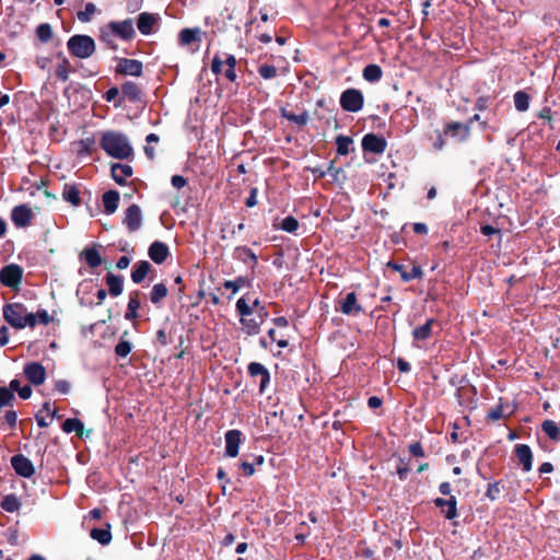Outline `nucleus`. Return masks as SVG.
Masks as SVG:
<instances>
[{"label": "nucleus", "instance_id": "obj_1", "mask_svg": "<svg viewBox=\"0 0 560 560\" xmlns=\"http://www.w3.org/2000/svg\"><path fill=\"white\" fill-rule=\"evenodd\" d=\"M102 149L115 159L124 160L132 154V147L128 138L117 131H107L101 139Z\"/></svg>", "mask_w": 560, "mask_h": 560}, {"label": "nucleus", "instance_id": "obj_2", "mask_svg": "<svg viewBox=\"0 0 560 560\" xmlns=\"http://www.w3.org/2000/svg\"><path fill=\"white\" fill-rule=\"evenodd\" d=\"M3 317L16 329H23L26 326L34 327L36 325V315L27 312L26 307L21 303L7 304L3 307Z\"/></svg>", "mask_w": 560, "mask_h": 560}, {"label": "nucleus", "instance_id": "obj_3", "mask_svg": "<svg viewBox=\"0 0 560 560\" xmlns=\"http://www.w3.org/2000/svg\"><path fill=\"white\" fill-rule=\"evenodd\" d=\"M69 52L80 59H86L95 52V42L89 35H73L67 42Z\"/></svg>", "mask_w": 560, "mask_h": 560}, {"label": "nucleus", "instance_id": "obj_4", "mask_svg": "<svg viewBox=\"0 0 560 560\" xmlns=\"http://www.w3.org/2000/svg\"><path fill=\"white\" fill-rule=\"evenodd\" d=\"M364 105V97L360 90L347 89L340 95V106L343 110L358 113Z\"/></svg>", "mask_w": 560, "mask_h": 560}, {"label": "nucleus", "instance_id": "obj_5", "mask_svg": "<svg viewBox=\"0 0 560 560\" xmlns=\"http://www.w3.org/2000/svg\"><path fill=\"white\" fill-rule=\"evenodd\" d=\"M23 270L15 264L3 267L0 271V281L10 288H14L21 283Z\"/></svg>", "mask_w": 560, "mask_h": 560}, {"label": "nucleus", "instance_id": "obj_6", "mask_svg": "<svg viewBox=\"0 0 560 560\" xmlns=\"http://www.w3.org/2000/svg\"><path fill=\"white\" fill-rule=\"evenodd\" d=\"M142 211L138 205H131L126 209L122 222L129 232L138 231L142 225Z\"/></svg>", "mask_w": 560, "mask_h": 560}, {"label": "nucleus", "instance_id": "obj_7", "mask_svg": "<svg viewBox=\"0 0 560 560\" xmlns=\"http://www.w3.org/2000/svg\"><path fill=\"white\" fill-rule=\"evenodd\" d=\"M11 465L15 472L24 478H30L35 472L33 463L22 454L14 455L11 458Z\"/></svg>", "mask_w": 560, "mask_h": 560}, {"label": "nucleus", "instance_id": "obj_8", "mask_svg": "<svg viewBox=\"0 0 560 560\" xmlns=\"http://www.w3.org/2000/svg\"><path fill=\"white\" fill-rule=\"evenodd\" d=\"M225 455L236 457L242 443V432L240 430H229L224 435Z\"/></svg>", "mask_w": 560, "mask_h": 560}, {"label": "nucleus", "instance_id": "obj_9", "mask_svg": "<svg viewBox=\"0 0 560 560\" xmlns=\"http://www.w3.org/2000/svg\"><path fill=\"white\" fill-rule=\"evenodd\" d=\"M24 374L27 380L36 386L42 385L46 380L45 368L37 362L26 364L24 366Z\"/></svg>", "mask_w": 560, "mask_h": 560}, {"label": "nucleus", "instance_id": "obj_10", "mask_svg": "<svg viewBox=\"0 0 560 560\" xmlns=\"http://www.w3.org/2000/svg\"><path fill=\"white\" fill-rule=\"evenodd\" d=\"M108 30L121 39H130L135 35L133 23L131 20H125L121 22H110Z\"/></svg>", "mask_w": 560, "mask_h": 560}, {"label": "nucleus", "instance_id": "obj_11", "mask_svg": "<svg viewBox=\"0 0 560 560\" xmlns=\"http://www.w3.org/2000/svg\"><path fill=\"white\" fill-rule=\"evenodd\" d=\"M33 212L31 208L25 205H20L13 208L11 213L12 222L18 228H25L31 224Z\"/></svg>", "mask_w": 560, "mask_h": 560}, {"label": "nucleus", "instance_id": "obj_12", "mask_svg": "<svg viewBox=\"0 0 560 560\" xmlns=\"http://www.w3.org/2000/svg\"><path fill=\"white\" fill-rule=\"evenodd\" d=\"M362 148L364 151L380 154L385 151L386 141L374 133H368L362 139Z\"/></svg>", "mask_w": 560, "mask_h": 560}, {"label": "nucleus", "instance_id": "obj_13", "mask_svg": "<svg viewBox=\"0 0 560 560\" xmlns=\"http://www.w3.org/2000/svg\"><path fill=\"white\" fill-rule=\"evenodd\" d=\"M248 372L253 377H260L259 389L264 392L270 381L268 370L261 363L252 362L248 365Z\"/></svg>", "mask_w": 560, "mask_h": 560}, {"label": "nucleus", "instance_id": "obj_14", "mask_svg": "<svg viewBox=\"0 0 560 560\" xmlns=\"http://www.w3.org/2000/svg\"><path fill=\"white\" fill-rule=\"evenodd\" d=\"M118 71L133 77H140L142 73V62L136 59H121L118 63Z\"/></svg>", "mask_w": 560, "mask_h": 560}, {"label": "nucleus", "instance_id": "obj_15", "mask_svg": "<svg viewBox=\"0 0 560 560\" xmlns=\"http://www.w3.org/2000/svg\"><path fill=\"white\" fill-rule=\"evenodd\" d=\"M387 266L400 273L404 281L408 282L413 279L421 278L423 272L420 266H412L410 271H406L402 265L389 261Z\"/></svg>", "mask_w": 560, "mask_h": 560}, {"label": "nucleus", "instance_id": "obj_16", "mask_svg": "<svg viewBox=\"0 0 560 560\" xmlns=\"http://www.w3.org/2000/svg\"><path fill=\"white\" fill-rule=\"evenodd\" d=\"M149 256L154 262L162 264L168 256V247L162 242H153L149 247Z\"/></svg>", "mask_w": 560, "mask_h": 560}, {"label": "nucleus", "instance_id": "obj_17", "mask_svg": "<svg viewBox=\"0 0 560 560\" xmlns=\"http://www.w3.org/2000/svg\"><path fill=\"white\" fill-rule=\"evenodd\" d=\"M515 453L518 462L523 465L524 471L532 469L533 454L528 445L517 444L515 446Z\"/></svg>", "mask_w": 560, "mask_h": 560}, {"label": "nucleus", "instance_id": "obj_18", "mask_svg": "<svg viewBox=\"0 0 560 560\" xmlns=\"http://www.w3.org/2000/svg\"><path fill=\"white\" fill-rule=\"evenodd\" d=\"M340 310L346 315L358 314L362 311V306L357 301L355 293L350 292L346 295Z\"/></svg>", "mask_w": 560, "mask_h": 560}, {"label": "nucleus", "instance_id": "obj_19", "mask_svg": "<svg viewBox=\"0 0 560 560\" xmlns=\"http://www.w3.org/2000/svg\"><path fill=\"white\" fill-rule=\"evenodd\" d=\"M158 18L154 14L143 12L138 18V30L143 35L152 33L153 26L156 23Z\"/></svg>", "mask_w": 560, "mask_h": 560}, {"label": "nucleus", "instance_id": "obj_20", "mask_svg": "<svg viewBox=\"0 0 560 560\" xmlns=\"http://www.w3.org/2000/svg\"><path fill=\"white\" fill-rule=\"evenodd\" d=\"M469 132V126L460 122H451L447 125L445 129V133H448L454 138H457L459 141H465L468 138Z\"/></svg>", "mask_w": 560, "mask_h": 560}, {"label": "nucleus", "instance_id": "obj_21", "mask_svg": "<svg viewBox=\"0 0 560 560\" xmlns=\"http://www.w3.org/2000/svg\"><path fill=\"white\" fill-rule=\"evenodd\" d=\"M131 174H132V168H131V166H129L127 164L117 163L112 166L113 179L118 185H124L126 182V178L131 176Z\"/></svg>", "mask_w": 560, "mask_h": 560}, {"label": "nucleus", "instance_id": "obj_22", "mask_svg": "<svg viewBox=\"0 0 560 560\" xmlns=\"http://www.w3.org/2000/svg\"><path fill=\"white\" fill-rule=\"evenodd\" d=\"M119 203V192L116 190H108L103 195L104 210L107 214L116 212Z\"/></svg>", "mask_w": 560, "mask_h": 560}, {"label": "nucleus", "instance_id": "obj_23", "mask_svg": "<svg viewBox=\"0 0 560 560\" xmlns=\"http://www.w3.org/2000/svg\"><path fill=\"white\" fill-rule=\"evenodd\" d=\"M59 59L58 65L56 66V77L61 81L66 82L69 79L70 73L72 72V67L68 58L63 55L59 54L57 56Z\"/></svg>", "mask_w": 560, "mask_h": 560}, {"label": "nucleus", "instance_id": "obj_24", "mask_svg": "<svg viewBox=\"0 0 560 560\" xmlns=\"http://www.w3.org/2000/svg\"><path fill=\"white\" fill-rule=\"evenodd\" d=\"M281 116L299 127L305 126L310 120V115L306 110H303L300 114H293L287 108H281Z\"/></svg>", "mask_w": 560, "mask_h": 560}, {"label": "nucleus", "instance_id": "obj_25", "mask_svg": "<svg viewBox=\"0 0 560 560\" xmlns=\"http://www.w3.org/2000/svg\"><path fill=\"white\" fill-rule=\"evenodd\" d=\"M150 269H151V265L147 260H142V261L135 264L132 272H131V280L135 283L142 282L144 280V278L147 277L148 272L150 271Z\"/></svg>", "mask_w": 560, "mask_h": 560}, {"label": "nucleus", "instance_id": "obj_26", "mask_svg": "<svg viewBox=\"0 0 560 560\" xmlns=\"http://www.w3.org/2000/svg\"><path fill=\"white\" fill-rule=\"evenodd\" d=\"M106 284L112 296H118L122 293L124 282L120 276L108 273L106 276Z\"/></svg>", "mask_w": 560, "mask_h": 560}, {"label": "nucleus", "instance_id": "obj_27", "mask_svg": "<svg viewBox=\"0 0 560 560\" xmlns=\"http://www.w3.org/2000/svg\"><path fill=\"white\" fill-rule=\"evenodd\" d=\"M140 307L139 292L130 293L127 312L125 314V318L127 320H132L138 317V308Z\"/></svg>", "mask_w": 560, "mask_h": 560}, {"label": "nucleus", "instance_id": "obj_28", "mask_svg": "<svg viewBox=\"0 0 560 560\" xmlns=\"http://www.w3.org/2000/svg\"><path fill=\"white\" fill-rule=\"evenodd\" d=\"M81 256L84 258L85 262L92 268H96L102 264L101 255L95 247L85 248L81 253Z\"/></svg>", "mask_w": 560, "mask_h": 560}, {"label": "nucleus", "instance_id": "obj_29", "mask_svg": "<svg viewBox=\"0 0 560 560\" xmlns=\"http://www.w3.org/2000/svg\"><path fill=\"white\" fill-rule=\"evenodd\" d=\"M62 197L66 201L77 207L80 205V191L75 185H65Z\"/></svg>", "mask_w": 560, "mask_h": 560}, {"label": "nucleus", "instance_id": "obj_30", "mask_svg": "<svg viewBox=\"0 0 560 560\" xmlns=\"http://www.w3.org/2000/svg\"><path fill=\"white\" fill-rule=\"evenodd\" d=\"M434 323H435L434 319H428L425 322V324L415 328L412 331V336H413L415 340H417V341L427 340L431 336L432 326Z\"/></svg>", "mask_w": 560, "mask_h": 560}, {"label": "nucleus", "instance_id": "obj_31", "mask_svg": "<svg viewBox=\"0 0 560 560\" xmlns=\"http://www.w3.org/2000/svg\"><path fill=\"white\" fill-rule=\"evenodd\" d=\"M241 323L248 335H255L259 331V327L264 323V316L259 315V319L250 316L241 318Z\"/></svg>", "mask_w": 560, "mask_h": 560}, {"label": "nucleus", "instance_id": "obj_32", "mask_svg": "<svg viewBox=\"0 0 560 560\" xmlns=\"http://www.w3.org/2000/svg\"><path fill=\"white\" fill-rule=\"evenodd\" d=\"M1 508L9 513L18 512L21 508V502L15 494H7L2 498Z\"/></svg>", "mask_w": 560, "mask_h": 560}, {"label": "nucleus", "instance_id": "obj_33", "mask_svg": "<svg viewBox=\"0 0 560 560\" xmlns=\"http://www.w3.org/2000/svg\"><path fill=\"white\" fill-rule=\"evenodd\" d=\"M199 34V28H184L179 33V44L187 46L194 42L200 40Z\"/></svg>", "mask_w": 560, "mask_h": 560}, {"label": "nucleus", "instance_id": "obj_34", "mask_svg": "<svg viewBox=\"0 0 560 560\" xmlns=\"http://www.w3.org/2000/svg\"><path fill=\"white\" fill-rule=\"evenodd\" d=\"M122 96L131 102L140 100L141 91L133 82H127L121 86Z\"/></svg>", "mask_w": 560, "mask_h": 560}, {"label": "nucleus", "instance_id": "obj_35", "mask_svg": "<svg viewBox=\"0 0 560 560\" xmlns=\"http://www.w3.org/2000/svg\"><path fill=\"white\" fill-rule=\"evenodd\" d=\"M363 78L368 82H377L381 80L383 71L380 66L377 65H368L363 69Z\"/></svg>", "mask_w": 560, "mask_h": 560}, {"label": "nucleus", "instance_id": "obj_36", "mask_svg": "<svg viewBox=\"0 0 560 560\" xmlns=\"http://www.w3.org/2000/svg\"><path fill=\"white\" fill-rule=\"evenodd\" d=\"M541 428L551 440L560 441V428L553 420H545Z\"/></svg>", "mask_w": 560, "mask_h": 560}, {"label": "nucleus", "instance_id": "obj_37", "mask_svg": "<svg viewBox=\"0 0 560 560\" xmlns=\"http://www.w3.org/2000/svg\"><path fill=\"white\" fill-rule=\"evenodd\" d=\"M514 106L518 112H526L529 107V96L524 91L514 94Z\"/></svg>", "mask_w": 560, "mask_h": 560}, {"label": "nucleus", "instance_id": "obj_38", "mask_svg": "<svg viewBox=\"0 0 560 560\" xmlns=\"http://www.w3.org/2000/svg\"><path fill=\"white\" fill-rule=\"evenodd\" d=\"M352 142V139L348 136H338L336 138L337 153L347 155L351 150Z\"/></svg>", "mask_w": 560, "mask_h": 560}, {"label": "nucleus", "instance_id": "obj_39", "mask_svg": "<svg viewBox=\"0 0 560 560\" xmlns=\"http://www.w3.org/2000/svg\"><path fill=\"white\" fill-rule=\"evenodd\" d=\"M167 295V288L163 283L153 285L150 293V300L153 304H159Z\"/></svg>", "mask_w": 560, "mask_h": 560}, {"label": "nucleus", "instance_id": "obj_40", "mask_svg": "<svg viewBox=\"0 0 560 560\" xmlns=\"http://www.w3.org/2000/svg\"><path fill=\"white\" fill-rule=\"evenodd\" d=\"M62 430L66 433L77 432L81 434L83 431V423L77 418H69L62 424Z\"/></svg>", "mask_w": 560, "mask_h": 560}, {"label": "nucleus", "instance_id": "obj_41", "mask_svg": "<svg viewBox=\"0 0 560 560\" xmlns=\"http://www.w3.org/2000/svg\"><path fill=\"white\" fill-rule=\"evenodd\" d=\"M91 537L102 545H107L112 540V534L109 529L105 528H93L91 530Z\"/></svg>", "mask_w": 560, "mask_h": 560}, {"label": "nucleus", "instance_id": "obj_42", "mask_svg": "<svg viewBox=\"0 0 560 560\" xmlns=\"http://www.w3.org/2000/svg\"><path fill=\"white\" fill-rule=\"evenodd\" d=\"M300 224H299V221L289 215V217H285L281 223L278 225V228L284 232H288V233H295L299 229Z\"/></svg>", "mask_w": 560, "mask_h": 560}, {"label": "nucleus", "instance_id": "obj_43", "mask_svg": "<svg viewBox=\"0 0 560 560\" xmlns=\"http://www.w3.org/2000/svg\"><path fill=\"white\" fill-rule=\"evenodd\" d=\"M14 400L15 396L12 390L7 387H0V412L3 407L12 406Z\"/></svg>", "mask_w": 560, "mask_h": 560}, {"label": "nucleus", "instance_id": "obj_44", "mask_svg": "<svg viewBox=\"0 0 560 560\" xmlns=\"http://www.w3.org/2000/svg\"><path fill=\"white\" fill-rule=\"evenodd\" d=\"M36 34L40 42L47 43L52 37V28L48 23H43L37 26Z\"/></svg>", "mask_w": 560, "mask_h": 560}, {"label": "nucleus", "instance_id": "obj_45", "mask_svg": "<svg viewBox=\"0 0 560 560\" xmlns=\"http://www.w3.org/2000/svg\"><path fill=\"white\" fill-rule=\"evenodd\" d=\"M236 310L242 318L249 317L254 313V308L245 301L244 298L237 300Z\"/></svg>", "mask_w": 560, "mask_h": 560}, {"label": "nucleus", "instance_id": "obj_46", "mask_svg": "<svg viewBox=\"0 0 560 560\" xmlns=\"http://www.w3.org/2000/svg\"><path fill=\"white\" fill-rule=\"evenodd\" d=\"M456 504H457V502H456V498H455V497H453V495H451V497L448 498V503H447V505H445V506H444V509H443V511H442V513L445 515V517H446L447 520H453V518H455V517H456V515H457Z\"/></svg>", "mask_w": 560, "mask_h": 560}, {"label": "nucleus", "instance_id": "obj_47", "mask_svg": "<svg viewBox=\"0 0 560 560\" xmlns=\"http://www.w3.org/2000/svg\"><path fill=\"white\" fill-rule=\"evenodd\" d=\"M235 252L237 254V257L243 259L244 261L249 259L253 262V265L257 264V256L254 254V252L250 248L245 247V246L237 247Z\"/></svg>", "mask_w": 560, "mask_h": 560}, {"label": "nucleus", "instance_id": "obj_48", "mask_svg": "<svg viewBox=\"0 0 560 560\" xmlns=\"http://www.w3.org/2000/svg\"><path fill=\"white\" fill-rule=\"evenodd\" d=\"M258 73L265 80H270L277 75V68L271 65H261L258 68Z\"/></svg>", "mask_w": 560, "mask_h": 560}, {"label": "nucleus", "instance_id": "obj_49", "mask_svg": "<svg viewBox=\"0 0 560 560\" xmlns=\"http://www.w3.org/2000/svg\"><path fill=\"white\" fill-rule=\"evenodd\" d=\"M96 7L93 3H88L83 11L78 12L79 21L86 23L91 20L92 15L95 13Z\"/></svg>", "mask_w": 560, "mask_h": 560}, {"label": "nucleus", "instance_id": "obj_50", "mask_svg": "<svg viewBox=\"0 0 560 560\" xmlns=\"http://www.w3.org/2000/svg\"><path fill=\"white\" fill-rule=\"evenodd\" d=\"M131 351V345L127 340H121L115 347V353L120 358H126Z\"/></svg>", "mask_w": 560, "mask_h": 560}, {"label": "nucleus", "instance_id": "obj_51", "mask_svg": "<svg viewBox=\"0 0 560 560\" xmlns=\"http://www.w3.org/2000/svg\"><path fill=\"white\" fill-rule=\"evenodd\" d=\"M245 284V280L243 278H237L236 280H228L224 282V288L232 290L233 293H236L243 285Z\"/></svg>", "mask_w": 560, "mask_h": 560}, {"label": "nucleus", "instance_id": "obj_52", "mask_svg": "<svg viewBox=\"0 0 560 560\" xmlns=\"http://www.w3.org/2000/svg\"><path fill=\"white\" fill-rule=\"evenodd\" d=\"M114 37L115 35L108 30V26L102 30L101 39L112 48H115Z\"/></svg>", "mask_w": 560, "mask_h": 560}, {"label": "nucleus", "instance_id": "obj_53", "mask_svg": "<svg viewBox=\"0 0 560 560\" xmlns=\"http://www.w3.org/2000/svg\"><path fill=\"white\" fill-rule=\"evenodd\" d=\"M409 470L410 469H409L408 465L402 459H400L399 464L396 467V471L401 480L407 478Z\"/></svg>", "mask_w": 560, "mask_h": 560}, {"label": "nucleus", "instance_id": "obj_54", "mask_svg": "<svg viewBox=\"0 0 560 560\" xmlns=\"http://www.w3.org/2000/svg\"><path fill=\"white\" fill-rule=\"evenodd\" d=\"M223 61L219 58V56H215L213 59H212V62H211V70L213 73L218 74L221 72L222 70V66H223Z\"/></svg>", "mask_w": 560, "mask_h": 560}, {"label": "nucleus", "instance_id": "obj_55", "mask_svg": "<svg viewBox=\"0 0 560 560\" xmlns=\"http://www.w3.org/2000/svg\"><path fill=\"white\" fill-rule=\"evenodd\" d=\"M409 452L417 457H422L424 455L423 448L420 443H413L409 446Z\"/></svg>", "mask_w": 560, "mask_h": 560}, {"label": "nucleus", "instance_id": "obj_56", "mask_svg": "<svg viewBox=\"0 0 560 560\" xmlns=\"http://www.w3.org/2000/svg\"><path fill=\"white\" fill-rule=\"evenodd\" d=\"M240 467L242 468L245 476H252L255 472L254 464L248 462H242L240 464Z\"/></svg>", "mask_w": 560, "mask_h": 560}, {"label": "nucleus", "instance_id": "obj_57", "mask_svg": "<svg viewBox=\"0 0 560 560\" xmlns=\"http://www.w3.org/2000/svg\"><path fill=\"white\" fill-rule=\"evenodd\" d=\"M56 389L61 394H68L70 392V384L67 381L60 380L56 383Z\"/></svg>", "mask_w": 560, "mask_h": 560}, {"label": "nucleus", "instance_id": "obj_58", "mask_svg": "<svg viewBox=\"0 0 560 560\" xmlns=\"http://www.w3.org/2000/svg\"><path fill=\"white\" fill-rule=\"evenodd\" d=\"M4 418H5V421L7 423L10 425V427H14L16 424V421H18V415L15 411H7L5 415H4Z\"/></svg>", "mask_w": 560, "mask_h": 560}, {"label": "nucleus", "instance_id": "obj_59", "mask_svg": "<svg viewBox=\"0 0 560 560\" xmlns=\"http://www.w3.org/2000/svg\"><path fill=\"white\" fill-rule=\"evenodd\" d=\"M172 185L175 188L180 189L186 185V179L180 175H174L172 177Z\"/></svg>", "mask_w": 560, "mask_h": 560}, {"label": "nucleus", "instance_id": "obj_60", "mask_svg": "<svg viewBox=\"0 0 560 560\" xmlns=\"http://www.w3.org/2000/svg\"><path fill=\"white\" fill-rule=\"evenodd\" d=\"M268 335H269L270 339H271L272 341H276V342H277V345H278L280 348H285V347L288 346V341H287V340H284V339H277V338H276V330H275V329H270V330L268 331Z\"/></svg>", "mask_w": 560, "mask_h": 560}, {"label": "nucleus", "instance_id": "obj_61", "mask_svg": "<svg viewBox=\"0 0 560 560\" xmlns=\"http://www.w3.org/2000/svg\"><path fill=\"white\" fill-rule=\"evenodd\" d=\"M35 315L36 319L38 318L39 322L44 325H47L50 322L49 314L45 310L38 311Z\"/></svg>", "mask_w": 560, "mask_h": 560}, {"label": "nucleus", "instance_id": "obj_62", "mask_svg": "<svg viewBox=\"0 0 560 560\" xmlns=\"http://www.w3.org/2000/svg\"><path fill=\"white\" fill-rule=\"evenodd\" d=\"M18 394L22 399H28L32 396V388L25 385L19 389Z\"/></svg>", "mask_w": 560, "mask_h": 560}, {"label": "nucleus", "instance_id": "obj_63", "mask_svg": "<svg viewBox=\"0 0 560 560\" xmlns=\"http://www.w3.org/2000/svg\"><path fill=\"white\" fill-rule=\"evenodd\" d=\"M397 368L401 373H407L410 371V364L401 358L397 360Z\"/></svg>", "mask_w": 560, "mask_h": 560}, {"label": "nucleus", "instance_id": "obj_64", "mask_svg": "<svg viewBox=\"0 0 560 560\" xmlns=\"http://www.w3.org/2000/svg\"><path fill=\"white\" fill-rule=\"evenodd\" d=\"M130 264V259L127 257V256H121L117 264H116V267L118 269H126Z\"/></svg>", "mask_w": 560, "mask_h": 560}]
</instances>
